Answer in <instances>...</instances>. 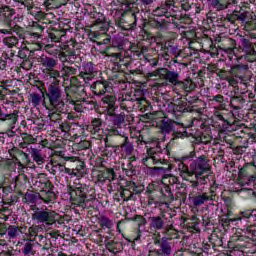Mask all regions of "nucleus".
<instances>
[{
  "instance_id": "8",
  "label": "nucleus",
  "mask_w": 256,
  "mask_h": 256,
  "mask_svg": "<svg viewBox=\"0 0 256 256\" xmlns=\"http://www.w3.org/2000/svg\"><path fill=\"white\" fill-rule=\"evenodd\" d=\"M14 19L15 9H12L9 6H5L0 9V21H4L6 23L7 29L15 27V24H13Z\"/></svg>"
},
{
  "instance_id": "32",
  "label": "nucleus",
  "mask_w": 256,
  "mask_h": 256,
  "mask_svg": "<svg viewBox=\"0 0 256 256\" xmlns=\"http://www.w3.org/2000/svg\"><path fill=\"white\" fill-rule=\"evenodd\" d=\"M102 101L104 105H107L106 107L110 109V111H113L115 107V97L107 95Z\"/></svg>"
},
{
  "instance_id": "23",
  "label": "nucleus",
  "mask_w": 256,
  "mask_h": 256,
  "mask_svg": "<svg viewBox=\"0 0 256 256\" xmlns=\"http://www.w3.org/2000/svg\"><path fill=\"white\" fill-rule=\"evenodd\" d=\"M98 223L102 229H111L113 227V221L105 215L98 217Z\"/></svg>"
},
{
  "instance_id": "18",
  "label": "nucleus",
  "mask_w": 256,
  "mask_h": 256,
  "mask_svg": "<svg viewBox=\"0 0 256 256\" xmlns=\"http://www.w3.org/2000/svg\"><path fill=\"white\" fill-rule=\"evenodd\" d=\"M24 244L22 248L23 255H33L35 253V250L33 248L35 247V243L33 242V239L31 237H26L23 239Z\"/></svg>"
},
{
  "instance_id": "29",
  "label": "nucleus",
  "mask_w": 256,
  "mask_h": 256,
  "mask_svg": "<svg viewBox=\"0 0 256 256\" xmlns=\"http://www.w3.org/2000/svg\"><path fill=\"white\" fill-rule=\"evenodd\" d=\"M37 199H39V193L27 192L24 196L25 203H37Z\"/></svg>"
},
{
  "instance_id": "46",
  "label": "nucleus",
  "mask_w": 256,
  "mask_h": 256,
  "mask_svg": "<svg viewBox=\"0 0 256 256\" xmlns=\"http://www.w3.org/2000/svg\"><path fill=\"white\" fill-rule=\"evenodd\" d=\"M153 171H158L159 173H167V171H171V164H166V166L154 167Z\"/></svg>"
},
{
  "instance_id": "17",
  "label": "nucleus",
  "mask_w": 256,
  "mask_h": 256,
  "mask_svg": "<svg viewBox=\"0 0 256 256\" xmlns=\"http://www.w3.org/2000/svg\"><path fill=\"white\" fill-rule=\"evenodd\" d=\"M13 1H15V3H20V5H23L24 7H26L27 11H29L31 15H35V17H38L39 19H43V17H45V13L41 10L32 12L33 4H31L29 0H13Z\"/></svg>"
},
{
  "instance_id": "45",
  "label": "nucleus",
  "mask_w": 256,
  "mask_h": 256,
  "mask_svg": "<svg viewBox=\"0 0 256 256\" xmlns=\"http://www.w3.org/2000/svg\"><path fill=\"white\" fill-rule=\"evenodd\" d=\"M74 111H76L77 113H83V111H85V101L79 103V102H75L74 103Z\"/></svg>"
},
{
  "instance_id": "5",
  "label": "nucleus",
  "mask_w": 256,
  "mask_h": 256,
  "mask_svg": "<svg viewBox=\"0 0 256 256\" xmlns=\"http://www.w3.org/2000/svg\"><path fill=\"white\" fill-rule=\"evenodd\" d=\"M56 215L55 212L47 208L44 210H39V208H37V211L32 214V221L44 223L45 225H53L55 223Z\"/></svg>"
},
{
  "instance_id": "31",
  "label": "nucleus",
  "mask_w": 256,
  "mask_h": 256,
  "mask_svg": "<svg viewBox=\"0 0 256 256\" xmlns=\"http://www.w3.org/2000/svg\"><path fill=\"white\" fill-rule=\"evenodd\" d=\"M180 85L187 93L193 91L197 87L191 80H185L184 82H181Z\"/></svg>"
},
{
  "instance_id": "15",
  "label": "nucleus",
  "mask_w": 256,
  "mask_h": 256,
  "mask_svg": "<svg viewBox=\"0 0 256 256\" xmlns=\"http://www.w3.org/2000/svg\"><path fill=\"white\" fill-rule=\"evenodd\" d=\"M162 79L169 81L172 85H178L179 73L175 71H169L167 68H164V70H162Z\"/></svg>"
},
{
  "instance_id": "52",
  "label": "nucleus",
  "mask_w": 256,
  "mask_h": 256,
  "mask_svg": "<svg viewBox=\"0 0 256 256\" xmlns=\"http://www.w3.org/2000/svg\"><path fill=\"white\" fill-rule=\"evenodd\" d=\"M252 213H251V210H245V211H242L240 212L239 216L242 219H249L251 217Z\"/></svg>"
},
{
  "instance_id": "41",
  "label": "nucleus",
  "mask_w": 256,
  "mask_h": 256,
  "mask_svg": "<svg viewBox=\"0 0 256 256\" xmlns=\"http://www.w3.org/2000/svg\"><path fill=\"white\" fill-rule=\"evenodd\" d=\"M62 71H64V73H65V75H67V77H71V75L77 74V70L71 66H64L62 68Z\"/></svg>"
},
{
  "instance_id": "13",
  "label": "nucleus",
  "mask_w": 256,
  "mask_h": 256,
  "mask_svg": "<svg viewBox=\"0 0 256 256\" xmlns=\"http://www.w3.org/2000/svg\"><path fill=\"white\" fill-rule=\"evenodd\" d=\"M21 235H23V227H19L17 225L8 226L6 239H8L9 241H15V239H18V237H21Z\"/></svg>"
},
{
  "instance_id": "55",
  "label": "nucleus",
  "mask_w": 256,
  "mask_h": 256,
  "mask_svg": "<svg viewBox=\"0 0 256 256\" xmlns=\"http://www.w3.org/2000/svg\"><path fill=\"white\" fill-rule=\"evenodd\" d=\"M88 39H89L90 41H92L93 43H97V32L91 31V32L88 34Z\"/></svg>"
},
{
  "instance_id": "4",
  "label": "nucleus",
  "mask_w": 256,
  "mask_h": 256,
  "mask_svg": "<svg viewBox=\"0 0 256 256\" xmlns=\"http://www.w3.org/2000/svg\"><path fill=\"white\" fill-rule=\"evenodd\" d=\"M5 106H0V123L7 124L6 135L7 137H15L16 133L13 131L15 125L19 121V111L14 110L12 113H5Z\"/></svg>"
},
{
  "instance_id": "2",
  "label": "nucleus",
  "mask_w": 256,
  "mask_h": 256,
  "mask_svg": "<svg viewBox=\"0 0 256 256\" xmlns=\"http://www.w3.org/2000/svg\"><path fill=\"white\" fill-rule=\"evenodd\" d=\"M50 105L59 111V113H65V102L63 101V91L57 83L53 82L49 85L48 91L46 93Z\"/></svg>"
},
{
  "instance_id": "54",
  "label": "nucleus",
  "mask_w": 256,
  "mask_h": 256,
  "mask_svg": "<svg viewBox=\"0 0 256 256\" xmlns=\"http://www.w3.org/2000/svg\"><path fill=\"white\" fill-rule=\"evenodd\" d=\"M234 221H241V217L231 218V219H225L223 220V225H231V223H234Z\"/></svg>"
},
{
  "instance_id": "42",
  "label": "nucleus",
  "mask_w": 256,
  "mask_h": 256,
  "mask_svg": "<svg viewBox=\"0 0 256 256\" xmlns=\"http://www.w3.org/2000/svg\"><path fill=\"white\" fill-rule=\"evenodd\" d=\"M79 163L80 164L78 166H76L75 169H73V172H74L75 175H77V173H79L80 175L85 174V162L84 161H79Z\"/></svg>"
},
{
  "instance_id": "22",
  "label": "nucleus",
  "mask_w": 256,
  "mask_h": 256,
  "mask_svg": "<svg viewBox=\"0 0 256 256\" xmlns=\"http://www.w3.org/2000/svg\"><path fill=\"white\" fill-rule=\"evenodd\" d=\"M176 125H181V124L177 123L173 120H167L166 122L163 121L160 128H161L162 133H171V131H173L175 129Z\"/></svg>"
},
{
  "instance_id": "10",
  "label": "nucleus",
  "mask_w": 256,
  "mask_h": 256,
  "mask_svg": "<svg viewBox=\"0 0 256 256\" xmlns=\"http://www.w3.org/2000/svg\"><path fill=\"white\" fill-rule=\"evenodd\" d=\"M149 227L151 231H163L165 229V215L162 216H152L148 218Z\"/></svg>"
},
{
  "instance_id": "56",
  "label": "nucleus",
  "mask_w": 256,
  "mask_h": 256,
  "mask_svg": "<svg viewBox=\"0 0 256 256\" xmlns=\"http://www.w3.org/2000/svg\"><path fill=\"white\" fill-rule=\"evenodd\" d=\"M92 133H97V118L92 120V125L88 127Z\"/></svg>"
},
{
  "instance_id": "25",
  "label": "nucleus",
  "mask_w": 256,
  "mask_h": 256,
  "mask_svg": "<svg viewBox=\"0 0 256 256\" xmlns=\"http://www.w3.org/2000/svg\"><path fill=\"white\" fill-rule=\"evenodd\" d=\"M164 230L165 235L170 237V239H177L179 237V233L173 224L165 226Z\"/></svg>"
},
{
  "instance_id": "24",
  "label": "nucleus",
  "mask_w": 256,
  "mask_h": 256,
  "mask_svg": "<svg viewBox=\"0 0 256 256\" xmlns=\"http://www.w3.org/2000/svg\"><path fill=\"white\" fill-rule=\"evenodd\" d=\"M98 89H101L98 95H105V93H113V87L109 82H98Z\"/></svg>"
},
{
  "instance_id": "57",
  "label": "nucleus",
  "mask_w": 256,
  "mask_h": 256,
  "mask_svg": "<svg viewBox=\"0 0 256 256\" xmlns=\"http://www.w3.org/2000/svg\"><path fill=\"white\" fill-rule=\"evenodd\" d=\"M108 177L110 181H115V179H117V174H115V171L113 169H109Z\"/></svg>"
},
{
  "instance_id": "50",
  "label": "nucleus",
  "mask_w": 256,
  "mask_h": 256,
  "mask_svg": "<svg viewBox=\"0 0 256 256\" xmlns=\"http://www.w3.org/2000/svg\"><path fill=\"white\" fill-rule=\"evenodd\" d=\"M18 167H22V169H35V164L33 162H26V164L18 162Z\"/></svg>"
},
{
  "instance_id": "19",
  "label": "nucleus",
  "mask_w": 256,
  "mask_h": 256,
  "mask_svg": "<svg viewBox=\"0 0 256 256\" xmlns=\"http://www.w3.org/2000/svg\"><path fill=\"white\" fill-rule=\"evenodd\" d=\"M212 5L217 11H223L227 9L229 5H237V0H214Z\"/></svg>"
},
{
  "instance_id": "60",
  "label": "nucleus",
  "mask_w": 256,
  "mask_h": 256,
  "mask_svg": "<svg viewBox=\"0 0 256 256\" xmlns=\"http://www.w3.org/2000/svg\"><path fill=\"white\" fill-rule=\"evenodd\" d=\"M247 15H249V12H243L240 15H237V19L239 21H247Z\"/></svg>"
},
{
  "instance_id": "58",
  "label": "nucleus",
  "mask_w": 256,
  "mask_h": 256,
  "mask_svg": "<svg viewBox=\"0 0 256 256\" xmlns=\"http://www.w3.org/2000/svg\"><path fill=\"white\" fill-rule=\"evenodd\" d=\"M55 47V45L53 44H47L44 46V49L47 53H49V55H53V48Z\"/></svg>"
},
{
  "instance_id": "7",
  "label": "nucleus",
  "mask_w": 256,
  "mask_h": 256,
  "mask_svg": "<svg viewBox=\"0 0 256 256\" xmlns=\"http://www.w3.org/2000/svg\"><path fill=\"white\" fill-rule=\"evenodd\" d=\"M243 70V66L237 65L231 68L230 76L226 77V81H228L229 85L232 87H237L238 83H243V76L241 75V71Z\"/></svg>"
},
{
  "instance_id": "39",
  "label": "nucleus",
  "mask_w": 256,
  "mask_h": 256,
  "mask_svg": "<svg viewBox=\"0 0 256 256\" xmlns=\"http://www.w3.org/2000/svg\"><path fill=\"white\" fill-rule=\"evenodd\" d=\"M210 101H215V103H219V109H225V105L223 104V101H225V98L223 97V95H216L213 96L212 99H210Z\"/></svg>"
},
{
  "instance_id": "11",
  "label": "nucleus",
  "mask_w": 256,
  "mask_h": 256,
  "mask_svg": "<svg viewBox=\"0 0 256 256\" xmlns=\"http://www.w3.org/2000/svg\"><path fill=\"white\" fill-rule=\"evenodd\" d=\"M154 245H159L160 249L158 250L163 256H169L173 252V248H171V243H169V239L163 237L160 239L154 240Z\"/></svg>"
},
{
  "instance_id": "53",
  "label": "nucleus",
  "mask_w": 256,
  "mask_h": 256,
  "mask_svg": "<svg viewBox=\"0 0 256 256\" xmlns=\"http://www.w3.org/2000/svg\"><path fill=\"white\" fill-rule=\"evenodd\" d=\"M219 110H220L219 107H214V115H215V117H217L220 121H225V118L223 117L221 112H219ZM220 111H223V109H221Z\"/></svg>"
},
{
  "instance_id": "49",
  "label": "nucleus",
  "mask_w": 256,
  "mask_h": 256,
  "mask_svg": "<svg viewBox=\"0 0 256 256\" xmlns=\"http://www.w3.org/2000/svg\"><path fill=\"white\" fill-rule=\"evenodd\" d=\"M178 169L181 173H189V167L183 161L179 162Z\"/></svg>"
},
{
  "instance_id": "3",
  "label": "nucleus",
  "mask_w": 256,
  "mask_h": 256,
  "mask_svg": "<svg viewBox=\"0 0 256 256\" xmlns=\"http://www.w3.org/2000/svg\"><path fill=\"white\" fill-rule=\"evenodd\" d=\"M43 231V225H32L28 228L25 237H30L35 243V245H39L42 249H51V240L47 239L43 234H39Z\"/></svg>"
},
{
  "instance_id": "59",
  "label": "nucleus",
  "mask_w": 256,
  "mask_h": 256,
  "mask_svg": "<svg viewBox=\"0 0 256 256\" xmlns=\"http://www.w3.org/2000/svg\"><path fill=\"white\" fill-rule=\"evenodd\" d=\"M132 164H131V161H127L126 164L125 163H122V169L124 171H131L132 169Z\"/></svg>"
},
{
  "instance_id": "62",
  "label": "nucleus",
  "mask_w": 256,
  "mask_h": 256,
  "mask_svg": "<svg viewBox=\"0 0 256 256\" xmlns=\"http://www.w3.org/2000/svg\"><path fill=\"white\" fill-rule=\"evenodd\" d=\"M58 129H60V131H62L63 133H67V131H69V125H67V124H59Z\"/></svg>"
},
{
  "instance_id": "1",
  "label": "nucleus",
  "mask_w": 256,
  "mask_h": 256,
  "mask_svg": "<svg viewBox=\"0 0 256 256\" xmlns=\"http://www.w3.org/2000/svg\"><path fill=\"white\" fill-rule=\"evenodd\" d=\"M80 77L84 79L86 85H90L93 95H97V68L93 62H84L79 68Z\"/></svg>"
},
{
  "instance_id": "43",
  "label": "nucleus",
  "mask_w": 256,
  "mask_h": 256,
  "mask_svg": "<svg viewBox=\"0 0 256 256\" xmlns=\"http://www.w3.org/2000/svg\"><path fill=\"white\" fill-rule=\"evenodd\" d=\"M162 195L164 197H168V199H173V193L171 192V187L164 185V187L161 189Z\"/></svg>"
},
{
  "instance_id": "51",
  "label": "nucleus",
  "mask_w": 256,
  "mask_h": 256,
  "mask_svg": "<svg viewBox=\"0 0 256 256\" xmlns=\"http://www.w3.org/2000/svg\"><path fill=\"white\" fill-rule=\"evenodd\" d=\"M199 141L203 145H207L208 143H211V137L209 135H202L200 136Z\"/></svg>"
},
{
  "instance_id": "34",
  "label": "nucleus",
  "mask_w": 256,
  "mask_h": 256,
  "mask_svg": "<svg viewBox=\"0 0 256 256\" xmlns=\"http://www.w3.org/2000/svg\"><path fill=\"white\" fill-rule=\"evenodd\" d=\"M43 7L46 9V11H53V9L59 8V4H57L55 0H45L43 2Z\"/></svg>"
},
{
  "instance_id": "12",
  "label": "nucleus",
  "mask_w": 256,
  "mask_h": 256,
  "mask_svg": "<svg viewBox=\"0 0 256 256\" xmlns=\"http://www.w3.org/2000/svg\"><path fill=\"white\" fill-rule=\"evenodd\" d=\"M38 63H40V65H42V67L44 68V72L45 71H51V69H55V67H57V60H55L52 57H48V56H41L38 59Z\"/></svg>"
},
{
  "instance_id": "47",
  "label": "nucleus",
  "mask_w": 256,
  "mask_h": 256,
  "mask_svg": "<svg viewBox=\"0 0 256 256\" xmlns=\"http://www.w3.org/2000/svg\"><path fill=\"white\" fill-rule=\"evenodd\" d=\"M85 109L88 111H93V109L97 111V103L94 101H85Z\"/></svg>"
},
{
  "instance_id": "21",
  "label": "nucleus",
  "mask_w": 256,
  "mask_h": 256,
  "mask_svg": "<svg viewBox=\"0 0 256 256\" xmlns=\"http://www.w3.org/2000/svg\"><path fill=\"white\" fill-rule=\"evenodd\" d=\"M54 173H69V169L65 165L60 164L59 161H50L48 163Z\"/></svg>"
},
{
  "instance_id": "9",
  "label": "nucleus",
  "mask_w": 256,
  "mask_h": 256,
  "mask_svg": "<svg viewBox=\"0 0 256 256\" xmlns=\"http://www.w3.org/2000/svg\"><path fill=\"white\" fill-rule=\"evenodd\" d=\"M190 203H192L193 207H201V205H205L207 201H213V196L209 195L207 192H198L196 195L189 197Z\"/></svg>"
},
{
  "instance_id": "33",
  "label": "nucleus",
  "mask_w": 256,
  "mask_h": 256,
  "mask_svg": "<svg viewBox=\"0 0 256 256\" xmlns=\"http://www.w3.org/2000/svg\"><path fill=\"white\" fill-rule=\"evenodd\" d=\"M28 152L32 156L33 161H43V159L41 158V150L30 147L28 148Z\"/></svg>"
},
{
  "instance_id": "6",
  "label": "nucleus",
  "mask_w": 256,
  "mask_h": 256,
  "mask_svg": "<svg viewBox=\"0 0 256 256\" xmlns=\"http://www.w3.org/2000/svg\"><path fill=\"white\" fill-rule=\"evenodd\" d=\"M86 191V188H82V190L70 192V199L74 201V205H79L80 207H83L85 199H87V201H95V194L87 195Z\"/></svg>"
},
{
  "instance_id": "44",
  "label": "nucleus",
  "mask_w": 256,
  "mask_h": 256,
  "mask_svg": "<svg viewBox=\"0 0 256 256\" xmlns=\"http://www.w3.org/2000/svg\"><path fill=\"white\" fill-rule=\"evenodd\" d=\"M163 70L164 68H160V69H157L153 72H150L147 74V77L151 78V77H159L160 79H163Z\"/></svg>"
},
{
  "instance_id": "28",
  "label": "nucleus",
  "mask_w": 256,
  "mask_h": 256,
  "mask_svg": "<svg viewBox=\"0 0 256 256\" xmlns=\"http://www.w3.org/2000/svg\"><path fill=\"white\" fill-rule=\"evenodd\" d=\"M97 29L103 35L109 31V22L105 21L104 18L97 21Z\"/></svg>"
},
{
  "instance_id": "64",
  "label": "nucleus",
  "mask_w": 256,
  "mask_h": 256,
  "mask_svg": "<svg viewBox=\"0 0 256 256\" xmlns=\"http://www.w3.org/2000/svg\"><path fill=\"white\" fill-rule=\"evenodd\" d=\"M247 233H250L251 235H255L256 227L255 226H248L246 228Z\"/></svg>"
},
{
  "instance_id": "48",
  "label": "nucleus",
  "mask_w": 256,
  "mask_h": 256,
  "mask_svg": "<svg viewBox=\"0 0 256 256\" xmlns=\"http://www.w3.org/2000/svg\"><path fill=\"white\" fill-rule=\"evenodd\" d=\"M8 231H9V227H7V224L0 223V236L7 237Z\"/></svg>"
},
{
  "instance_id": "14",
  "label": "nucleus",
  "mask_w": 256,
  "mask_h": 256,
  "mask_svg": "<svg viewBox=\"0 0 256 256\" xmlns=\"http://www.w3.org/2000/svg\"><path fill=\"white\" fill-rule=\"evenodd\" d=\"M194 167V174L197 179H201V175L211 169V166L206 161L195 162Z\"/></svg>"
},
{
  "instance_id": "30",
  "label": "nucleus",
  "mask_w": 256,
  "mask_h": 256,
  "mask_svg": "<svg viewBox=\"0 0 256 256\" xmlns=\"http://www.w3.org/2000/svg\"><path fill=\"white\" fill-rule=\"evenodd\" d=\"M44 73L46 79H54V81H57V79L61 77V74L58 70H55V68H52L51 70H46Z\"/></svg>"
},
{
  "instance_id": "38",
  "label": "nucleus",
  "mask_w": 256,
  "mask_h": 256,
  "mask_svg": "<svg viewBox=\"0 0 256 256\" xmlns=\"http://www.w3.org/2000/svg\"><path fill=\"white\" fill-rule=\"evenodd\" d=\"M17 57H19V59H24V60L29 59V48L27 47L20 48L18 51Z\"/></svg>"
},
{
  "instance_id": "63",
  "label": "nucleus",
  "mask_w": 256,
  "mask_h": 256,
  "mask_svg": "<svg viewBox=\"0 0 256 256\" xmlns=\"http://www.w3.org/2000/svg\"><path fill=\"white\" fill-rule=\"evenodd\" d=\"M193 157H195V152L192 151L189 153V155L182 157V161H189V159H193Z\"/></svg>"
},
{
  "instance_id": "36",
  "label": "nucleus",
  "mask_w": 256,
  "mask_h": 256,
  "mask_svg": "<svg viewBox=\"0 0 256 256\" xmlns=\"http://www.w3.org/2000/svg\"><path fill=\"white\" fill-rule=\"evenodd\" d=\"M31 103L34 107H39L41 105V94L32 93L30 94Z\"/></svg>"
},
{
  "instance_id": "61",
  "label": "nucleus",
  "mask_w": 256,
  "mask_h": 256,
  "mask_svg": "<svg viewBox=\"0 0 256 256\" xmlns=\"http://www.w3.org/2000/svg\"><path fill=\"white\" fill-rule=\"evenodd\" d=\"M114 61H123V54L121 53H114L112 54Z\"/></svg>"
},
{
  "instance_id": "35",
  "label": "nucleus",
  "mask_w": 256,
  "mask_h": 256,
  "mask_svg": "<svg viewBox=\"0 0 256 256\" xmlns=\"http://www.w3.org/2000/svg\"><path fill=\"white\" fill-rule=\"evenodd\" d=\"M61 113H65V112H59V110H57L53 107V109L49 113L48 117H49L50 121H54V122L61 121Z\"/></svg>"
},
{
  "instance_id": "20",
  "label": "nucleus",
  "mask_w": 256,
  "mask_h": 256,
  "mask_svg": "<svg viewBox=\"0 0 256 256\" xmlns=\"http://www.w3.org/2000/svg\"><path fill=\"white\" fill-rule=\"evenodd\" d=\"M169 9H171V4L169 3L161 4L160 7L156 8L153 11V15L155 17H163L165 15L166 17H169V15H167L169 13Z\"/></svg>"
},
{
  "instance_id": "37",
  "label": "nucleus",
  "mask_w": 256,
  "mask_h": 256,
  "mask_svg": "<svg viewBox=\"0 0 256 256\" xmlns=\"http://www.w3.org/2000/svg\"><path fill=\"white\" fill-rule=\"evenodd\" d=\"M82 189H85V186H83V184L77 183V182H74L73 185H70L68 187V191H69L70 195H71V193H76L77 191H81Z\"/></svg>"
},
{
  "instance_id": "27",
  "label": "nucleus",
  "mask_w": 256,
  "mask_h": 256,
  "mask_svg": "<svg viewBox=\"0 0 256 256\" xmlns=\"http://www.w3.org/2000/svg\"><path fill=\"white\" fill-rule=\"evenodd\" d=\"M75 59H77V55L75 54V51L70 50L68 52H63L62 56L60 57V60L65 63V61H70L71 63L75 62Z\"/></svg>"
},
{
  "instance_id": "16",
  "label": "nucleus",
  "mask_w": 256,
  "mask_h": 256,
  "mask_svg": "<svg viewBox=\"0 0 256 256\" xmlns=\"http://www.w3.org/2000/svg\"><path fill=\"white\" fill-rule=\"evenodd\" d=\"M39 199L44 201V203H53L56 199V195L50 187L49 189H43L40 191Z\"/></svg>"
},
{
  "instance_id": "26",
  "label": "nucleus",
  "mask_w": 256,
  "mask_h": 256,
  "mask_svg": "<svg viewBox=\"0 0 256 256\" xmlns=\"http://www.w3.org/2000/svg\"><path fill=\"white\" fill-rule=\"evenodd\" d=\"M242 47H243L245 53H247V55H256L255 48H253L251 41H249L248 39L242 40Z\"/></svg>"
},
{
  "instance_id": "40",
  "label": "nucleus",
  "mask_w": 256,
  "mask_h": 256,
  "mask_svg": "<svg viewBox=\"0 0 256 256\" xmlns=\"http://www.w3.org/2000/svg\"><path fill=\"white\" fill-rule=\"evenodd\" d=\"M239 179H240V181H246L245 183L248 185V183H255L256 175H251V176L245 177V176H243V173L240 172Z\"/></svg>"
}]
</instances>
